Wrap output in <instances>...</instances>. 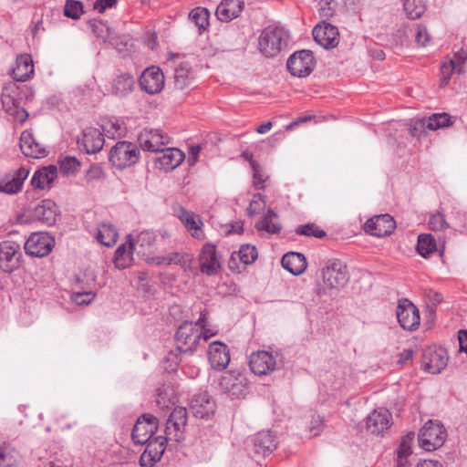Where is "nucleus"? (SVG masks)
<instances>
[{
	"mask_svg": "<svg viewBox=\"0 0 467 467\" xmlns=\"http://www.w3.org/2000/svg\"><path fill=\"white\" fill-rule=\"evenodd\" d=\"M188 420L187 410L175 407L166 422L165 436H158L149 441L146 449L140 457L141 467H153L161 459L168 441L180 442L185 439V429Z\"/></svg>",
	"mask_w": 467,
	"mask_h": 467,
	"instance_id": "nucleus-1",
	"label": "nucleus"
},
{
	"mask_svg": "<svg viewBox=\"0 0 467 467\" xmlns=\"http://www.w3.org/2000/svg\"><path fill=\"white\" fill-rule=\"evenodd\" d=\"M348 279V267L341 260H327L323 267V295L337 296Z\"/></svg>",
	"mask_w": 467,
	"mask_h": 467,
	"instance_id": "nucleus-2",
	"label": "nucleus"
},
{
	"mask_svg": "<svg viewBox=\"0 0 467 467\" xmlns=\"http://www.w3.org/2000/svg\"><path fill=\"white\" fill-rule=\"evenodd\" d=\"M288 33L279 26H268L260 34L258 46L260 52L268 57L277 56L287 46Z\"/></svg>",
	"mask_w": 467,
	"mask_h": 467,
	"instance_id": "nucleus-3",
	"label": "nucleus"
},
{
	"mask_svg": "<svg viewBox=\"0 0 467 467\" xmlns=\"http://www.w3.org/2000/svg\"><path fill=\"white\" fill-rule=\"evenodd\" d=\"M140 155V150L134 143L121 140L111 148L109 158L114 167L123 170L135 165Z\"/></svg>",
	"mask_w": 467,
	"mask_h": 467,
	"instance_id": "nucleus-4",
	"label": "nucleus"
},
{
	"mask_svg": "<svg viewBox=\"0 0 467 467\" xmlns=\"http://www.w3.org/2000/svg\"><path fill=\"white\" fill-rule=\"evenodd\" d=\"M447 433L442 424L430 420L420 429L418 441L424 451H431L442 446Z\"/></svg>",
	"mask_w": 467,
	"mask_h": 467,
	"instance_id": "nucleus-5",
	"label": "nucleus"
},
{
	"mask_svg": "<svg viewBox=\"0 0 467 467\" xmlns=\"http://www.w3.org/2000/svg\"><path fill=\"white\" fill-rule=\"evenodd\" d=\"M1 100L4 110L15 119L24 122L27 119L28 114L21 106L19 88L15 82L3 88Z\"/></svg>",
	"mask_w": 467,
	"mask_h": 467,
	"instance_id": "nucleus-6",
	"label": "nucleus"
},
{
	"mask_svg": "<svg viewBox=\"0 0 467 467\" xmlns=\"http://www.w3.org/2000/svg\"><path fill=\"white\" fill-rule=\"evenodd\" d=\"M202 337L200 327L192 321H184L175 333V342L180 352H192Z\"/></svg>",
	"mask_w": 467,
	"mask_h": 467,
	"instance_id": "nucleus-7",
	"label": "nucleus"
},
{
	"mask_svg": "<svg viewBox=\"0 0 467 467\" xmlns=\"http://www.w3.org/2000/svg\"><path fill=\"white\" fill-rule=\"evenodd\" d=\"M55 238L47 232L33 233L25 243V251L33 257H44L55 246Z\"/></svg>",
	"mask_w": 467,
	"mask_h": 467,
	"instance_id": "nucleus-8",
	"label": "nucleus"
},
{
	"mask_svg": "<svg viewBox=\"0 0 467 467\" xmlns=\"http://www.w3.org/2000/svg\"><path fill=\"white\" fill-rule=\"evenodd\" d=\"M27 216L33 222H38L45 226H53L59 215L57 205L51 200L41 201L34 207L27 209Z\"/></svg>",
	"mask_w": 467,
	"mask_h": 467,
	"instance_id": "nucleus-9",
	"label": "nucleus"
},
{
	"mask_svg": "<svg viewBox=\"0 0 467 467\" xmlns=\"http://www.w3.org/2000/svg\"><path fill=\"white\" fill-rule=\"evenodd\" d=\"M396 316L398 322L404 330L414 331L418 329L420 317L419 309L407 298H401L398 302Z\"/></svg>",
	"mask_w": 467,
	"mask_h": 467,
	"instance_id": "nucleus-10",
	"label": "nucleus"
},
{
	"mask_svg": "<svg viewBox=\"0 0 467 467\" xmlns=\"http://www.w3.org/2000/svg\"><path fill=\"white\" fill-rule=\"evenodd\" d=\"M158 430V419L149 413L141 415L136 421L131 437L136 444L147 443Z\"/></svg>",
	"mask_w": 467,
	"mask_h": 467,
	"instance_id": "nucleus-11",
	"label": "nucleus"
},
{
	"mask_svg": "<svg viewBox=\"0 0 467 467\" xmlns=\"http://www.w3.org/2000/svg\"><path fill=\"white\" fill-rule=\"evenodd\" d=\"M448 360L443 348L430 347L423 350L421 367L426 372L438 374L446 368Z\"/></svg>",
	"mask_w": 467,
	"mask_h": 467,
	"instance_id": "nucleus-12",
	"label": "nucleus"
},
{
	"mask_svg": "<svg viewBox=\"0 0 467 467\" xmlns=\"http://www.w3.org/2000/svg\"><path fill=\"white\" fill-rule=\"evenodd\" d=\"M289 72L298 78L308 76L314 68V57L309 50H300L291 55L286 63Z\"/></svg>",
	"mask_w": 467,
	"mask_h": 467,
	"instance_id": "nucleus-13",
	"label": "nucleus"
},
{
	"mask_svg": "<svg viewBox=\"0 0 467 467\" xmlns=\"http://www.w3.org/2000/svg\"><path fill=\"white\" fill-rule=\"evenodd\" d=\"M140 88L149 95L160 93L165 83L162 70L156 66L147 67L141 73L139 79Z\"/></svg>",
	"mask_w": 467,
	"mask_h": 467,
	"instance_id": "nucleus-14",
	"label": "nucleus"
},
{
	"mask_svg": "<svg viewBox=\"0 0 467 467\" xmlns=\"http://www.w3.org/2000/svg\"><path fill=\"white\" fill-rule=\"evenodd\" d=\"M396 228V223L389 214H379L368 219L364 224L367 234L377 237L390 235Z\"/></svg>",
	"mask_w": 467,
	"mask_h": 467,
	"instance_id": "nucleus-15",
	"label": "nucleus"
},
{
	"mask_svg": "<svg viewBox=\"0 0 467 467\" xmlns=\"http://www.w3.org/2000/svg\"><path fill=\"white\" fill-rule=\"evenodd\" d=\"M138 140L142 150L159 152L162 146L170 143V137L160 130H143Z\"/></svg>",
	"mask_w": 467,
	"mask_h": 467,
	"instance_id": "nucleus-16",
	"label": "nucleus"
},
{
	"mask_svg": "<svg viewBox=\"0 0 467 467\" xmlns=\"http://www.w3.org/2000/svg\"><path fill=\"white\" fill-rule=\"evenodd\" d=\"M19 245L11 241L0 243V268L5 273H11L19 267Z\"/></svg>",
	"mask_w": 467,
	"mask_h": 467,
	"instance_id": "nucleus-17",
	"label": "nucleus"
},
{
	"mask_svg": "<svg viewBox=\"0 0 467 467\" xmlns=\"http://www.w3.org/2000/svg\"><path fill=\"white\" fill-rule=\"evenodd\" d=\"M29 171L24 167L8 172L0 178V192L13 195L22 191L24 182L27 178Z\"/></svg>",
	"mask_w": 467,
	"mask_h": 467,
	"instance_id": "nucleus-18",
	"label": "nucleus"
},
{
	"mask_svg": "<svg viewBox=\"0 0 467 467\" xmlns=\"http://www.w3.org/2000/svg\"><path fill=\"white\" fill-rule=\"evenodd\" d=\"M250 451L254 456H267L276 449V441L271 431H260L250 441Z\"/></svg>",
	"mask_w": 467,
	"mask_h": 467,
	"instance_id": "nucleus-19",
	"label": "nucleus"
},
{
	"mask_svg": "<svg viewBox=\"0 0 467 467\" xmlns=\"http://www.w3.org/2000/svg\"><path fill=\"white\" fill-rule=\"evenodd\" d=\"M249 366L254 374L264 376L275 370L276 361L271 353L257 351L250 356Z\"/></svg>",
	"mask_w": 467,
	"mask_h": 467,
	"instance_id": "nucleus-20",
	"label": "nucleus"
},
{
	"mask_svg": "<svg viewBox=\"0 0 467 467\" xmlns=\"http://www.w3.org/2000/svg\"><path fill=\"white\" fill-rule=\"evenodd\" d=\"M199 263L202 273L207 275H213L218 273L221 265L213 244H206L203 245L199 254Z\"/></svg>",
	"mask_w": 467,
	"mask_h": 467,
	"instance_id": "nucleus-21",
	"label": "nucleus"
},
{
	"mask_svg": "<svg viewBox=\"0 0 467 467\" xmlns=\"http://www.w3.org/2000/svg\"><path fill=\"white\" fill-rule=\"evenodd\" d=\"M78 143L88 154L99 152L104 145L103 134L96 128H87Z\"/></svg>",
	"mask_w": 467,
	"mask_h": 467,
	"instance_id": "nucleus-22",
	"label": "nucleus"
},
{
	"mask_svg": "<svg viewBox=\"0 0 467 467\" xmlns=\"http://www.w3.org/2000/svg\"><path fill=\"white\" fill-rule=\"evenodd\" d=\"M391 414L387 410H375L366 419V428L372 434H379L390 426Z\"/></svg>",
	"mask_w": 467,
	"mask_h": 467,
	"instance_id": "nucleus-23",
	"label": "nucleus"
},
{
	"mask_svg": "<svg viewBox=\"0 0 467 467\" xmlns=\"http://www.w3.org/2000/svg\"><path fill=\"white\" fill-rule=\"evenodd\" d=\"M209 362L215 370H223L230 362V354L225 344L215 341L209 347Z\"/></svg>",
	"mask_w": 467,
	"mask_h": 467,
	"instance_id": "nucleus-24",
	"label": "nucleus"
},
{
	"mask_svg": "<svg viewBox=\"0 0 467 467\" xmlns=\"http://www.w3.org/2000/svg\"><path fill=\"white\" fill-rule=\"evenodd\" d=\"M161 155L156 159L157 166L166 171L177 168L184 160V153L177 148L161 149Z\"/></svg>",
	"mask_w": 467,
	"mask_h": 467,
	"instance_id": "nucleus-25",
	"label": "nucleus"
},
{
	"mask_svg": "<svg viewBox=\"0 0 467 467\" xmlns=\"http://www.w3.org/2000/svg\"><path fill=\"white\" fill-rule=\"evenodd\" d=\"M191 409L196 418H206L214 412L215 403L205 392L195 395L191 402Z\"/></svg>",
	"mask_w": 467,
	"mask_h": 467,
	"instance_id": "nucleus-26",
	"label": "nucleus"
},
{
	"mask_svg": "<svg viewBox=\"0 0 467 467\" xmlns=\"http://www.w3.org/2000/svg\"><path fill=\"white\" fill-rule=\"evenodd\" d=\"M135 243L131 234L127 236V244H122L119 245L116 252L114 257V264L119 269H125L131 265L132 262V254L135 251Z\"/></svg>",
	"mask_w": 467,
	"mask_h": 467,
	"instance_id": "nucleus-27",
	"label": "nucleus"
},
{
	"mask_svg": "<svg viewBox=\"0 0 467 467\" xmlns=\"http://www.w3.org/2000/svg\"><path fill=\"white\" fill-rule=\"evenodd\" d=\"M34 73V63L30 55L24 54L17 57L16 66L12 70L14 80L25 82Z\"/></svg>",
	"mask_w": 467,
	"mask_h": 467,
	"instance_id": "nucleus-28",
	"label": "nucleus"
},
{
	"mask_svg": "<svg viewBox=\"0 0 467 467\" xmlns=\"http://www.w3.org/2000/svg\"><path fill=\"white\" fill-rule=\"evenodd\" d=\"M282 266L294 275H301L306 268V259L305 255L297 252H288L285 254L281 260Z\"/></svg>",
	"mask_w": 467,
	"mask_h": 467,
	"instance_id": "nucleus-29",
	"label": "nucleus"
},
{
	"mask_svg": "<svg viewBox=\"0 0 467 467\" xmlns=\"http://www.w3.org/2000/svg\"><path fill=\"white\" fill-rule=\"evenodd\" d=\"M20 149L22 152L31 158L38 159L46 156V150L37 143L33 134L27 130L21 133Z\"/></svg>",
	"mask_w": 467,
	"mask_h": 467,
	"instance_id": "nucleus-30",
	"label": "nucleus"
},
{
	"mask_svg": "<svg viewBox=\"0 0 467 467\" xmlns=\"http://www.w3.org/2000/svg\"><path fill=\"white\" fill-rule=\"evenodd\" d=\"M244 379L241 376H235L234 374H226L222 376L219 386L221 389L233 397L239 398L243 396L245 391V385L244 384Z\"/></svg>",
	"mask_w": 467,
	"mask_h": 467,
	"instance_id": "nucleus-31",
	"label": "nucleus"
},
{
	"mask_svg": "<svg viewBox=\"0 0 467 467\" xmlns=\"http://www.w3.org/2000/svg\"><path fill=\"white\" fill-rule=\"evenodd\" d=\"M243 5V0H223L216 8V16L220 21H231L239 16Z\"/></svg>",
	"mask_w": 467,
	"mask_h": 467,
	"instance_id": "nucleus-32",
	"label": "nucleus"
},
{
	"mask_svg": "<svg viewBox=\"0 0 467 467\" xmlns=\"http://www.w3.org/2000/svg\"><path fill=\"white\" fill-rule=\"evenodd\" d=\"M57 168L55 165H49L37 170L32 179L31 185L35 189H44L49 186L57 178Z\"/></svg>",
	"mask_w": 467,
	"mask_h": 467,
	"instance_id": "nucleus-33",
	"label": "nucleus"
},
{
	"mask_svg": "<svg viewBox=\"0 0 467 467\" xmlns=\"http://www.w3.org/2000/svg\"><path fill=\"white\" fill-rule=\"evenodd\" d=\"M135 83V79L131 75L121 74L113 79L111 93L116 97L125 98L133 91Z\"/></svg>",
	"mask_w": 467,
	"mask_h": 467,
	"instance_id": "nucleus-34",
	"label": "nucleus"
},
{
	"mask_svg": "<svg viewBox=\"0 0 467 467\" xmlns=\"http://www.w3.org/2000/svg\"><path fill=\"white\" fill-rule=\"evenodd\" d=\"M118 235V232L112 223H101L98 226L96 239L101 244L107 247H110L116 244Z\"/></svg>",
	"mask_w": 467,
	"mask_h": 467,
	"instance_id": "nucleus-35",
	"label": "nucleus"
},
{
	"mask_svg": "<svg viewBox=\"0 0 467 467\" xmlns=\"http://www.w3.org/2000/svg\"><path fill=\"white\" fill-rule=\"evenodd\" d=\"M255 228L269 234H278L281 229L277 214L273 210H268L266 214L255 223Z\"/></svg>",
	"mask_w": 467,
	"mask_h": 467,
	"instance_id": "nucleus-36",
	"label": "nucleus"
},
{
	"mask_svg": "<svg viewBox=\"0 0 467 467\" xmlns=\"http://www.w3.org/2000/svg\"><path fill=\"white\" fill-rule=\"evenodd\" d=\"M416 250L422 257L427 258L437 250L435 238L430 234H421L418 236Z\"/></svg>",
	"mask_w": 467,
	"mask_h": 467,
	"instance_id": "nucleus-37",
	"label": "nucleus"
},
{
	"mask_svg": "<svg viewBox=\"0 0 467 467\" xmlns=\"http://www.w3.org/2000/svg\"><path fill=\"white\" fill-rule=\"evenodd\" d=\"M403 11L409 19H418L426 11L425 0H402Z\"/></svg>",
	"mask_w": 467,
	"mask_h": 467,
	"instance_id": "nucleus-38",
	"label": "nucleus"
},
{
	"mask_svg": "<svg viewBox=\"0 0 467 467\" xmlns=\"http://www.w3.org/2000/svg\"><path fill=\"white\" fill-rule=\"evenodd\" d=\"M339 43L338 28L323 21V48L331 49Z\"/></svg>",
	"mask_w": 467,
	"mask_h": 467,
	"instance_id": "nucleus-39",
	"label": "nucleus"
},
{
	"mask_svg": "<svg viewBox=\"0 0 467 467\" xmlns=\"http://www.w3.org/2000/svg\"><path fill=\"white\" fill-rule=\"evenodd\" d=\"M462 63L463 62L461 60V58H458L455 57L453 59L445 61L441 65V87L445 86L449 82V80L454 71L460 72L462 70Z\"/></svg>",
	"mask_w": 467,
	"mask_h": 467,
	"instance_id": "nucleus-40",
	"label": "nucleus"
},
{
	"mask_svg": "<svg viewBox=\"0 0 467 467\" xmlns=\"http://www.w3.org/2000/svg\"><path fill=\"white\" fill-rule=\"evenodd\" d=\"M415 434L413 432L408 433L400 441L398 449V466L405 467L407 457L411 454V444L413 442Z\"/></svg>",
	"mask_w": 467,
	"mask_h": 467,
	"instance_id": "nucleus-41",
	"label": "nucleus"
},
{
	"mask_svg": "<svg viewBox=\"0 0 467 467\" xmlns=\"http://www.w3.org/2000/svg\"><path fill=\"white\" fill-rule=\"evenodd\" d=\"M191 67L189 63L182 62L176 68L174 72V84L179 89H182L187 86Z\"/></svg>",
	"mask_w": 467,
	"mask_h": 467,
	"instance_id": "nucleus-42",
	"label": "nucleus"
},
{
	"mask_svg": "<svg viewBox=\"0 0 467 467\" xmlns=\"http://www.w3.org/2000/svg\"><path fill=\"white\" fill-rule=\"evenodd\" d=\"M179 218L188 230L197 231L201 229V226L202 225V222L199 216L184 209L181 210Z\"/></svg>",
	"mask_w": 467,
	"mask_h": 467,
	"instance_id": "nucleus-43",
	"label": "nucleus"
},
{
	"mask_svg": "<svg viewBox=\"0 0 467 467\" xmlns=\"http://www.w3.org/2000/svg\"><path fill=\"white\" fill-rule=\"evenodd\" d=\"M447 113H436L428 118V129L436 130L450 126L452 122Z\"/></svg>",
	"mask_w": 467,
	"mask_h": 467,
	"instance_id": "nucleus-44",
	"label": "nucleus"
},
{
	"mask_svg": "<svg viewBox=\"0 0 467 467\" xmlns=\"http://www.w3.org/2000/svg\"><path fill=\"white\" fill-rule=\"evenodd\" d=\"M257 250L255 246L250 244H243L237 252L239 261L244 265H250L257 258Z\"/></svg>",
	"mask_w": 467,
	"mask_h": 467,
	"instance_id": "nucleus-45",
	"label": "nucleus"
},
{
	"mask_svg": "<svg viewBox=\"0 0 467 467\" xmlns=\"http://www.w3.org/2000/svg\"><path fill=\"white\" fill-rule=\"evenodd\" d=\"M189 16L200 29H204L209 24V12L204 7H196L192 9Z\"/></svg>",
	"mask_w": 467,
	"mask_h": 467,
	"instance_id": "nucleus-46",
	"label": "nucleus"
},
{
	"mask_svg": "<svg viewBox=\"0 0 467 467\" xmlns=\"http://www.w3.org/2000/svg\"><path fill=\"white\" fill-rule=\"evenodd\" d=\"M18 458V452L9 445L0 446V465L12 466Z\"/></svg>",
	"mask_w": 467,
	"mask_h": 467,
	"instance_id": "nucleus-47",
	"label": "nucleus"
},
{
	"mask_svg": "<svg viewBox=\"0 0 467 467\" xmlns=\"http://www.w3.org/2000/svg\"><path fill=\"white\" fill-rule=\"evenodd\" d=\"M103 130L110 138L122 137L126 133V128L119 120H109L102 126Z\"/></svg>",
	"mask_w": 467,
	"mask_h": 467,
	"instance_id": "nucleus-48",
	"label": "nucleus"
},
{
	"mask_svg": "<svg viewBox=\"0 0 467 467\" xmlns=\"http://www.w3.org/2000/svg\"><path fill=\"white\" fill-rule=\"evenodd\" d=\"M156 241V234H154V232L152 231H142L139 234V235L137 236V239L136 241H134L135 243V246L136 245H139L140 247L142 248V251L144 253V251L146 249H149L150 247H151L154 243Z\"/></svg>",
	"mask_w": 467,
	"mask_h": 467,
	"instance_id": "nucleus-49",
	"label": "nucleus"
},
{
	"mask_svg": "<svg viewBox=\"0 0 467 467\" xmlns=\"http://www.w3.org/2000/svg\"><path fill=\"white\" fill-rule=\"evenodd\" d=\"M83 14V5L77 0H67L64 7V15L72 19H78Z\"/></svg>",
	"mask_w": 467,
	"mask_h": 467,
	"instance_id": "nucleus-50",
	"label": "nucleus"
},
{
	"mask_svg": "<svg viewBox=\"0 0 467 467\" xmlns=\"http://www.w3.org/2000/svg\"><path fill=\"white\" fill-rule=\"evenodd\" d=\"M265 206V201L261 193L254 195L250 202L249 207L247 208V213L249 216H254L260 213Z\"/></svg>",
	"mask_w": 467,
	"mask_h": 467,
	"instance_id": "nucleus-51",
	"label": "nucleus"
},
{
	"mask_svg": "<svg viewBox=\"0 0 467 467\" xmlns=\"http://www.w3.org/2000/svg\"><path fill=\"white\" fill-rule=\"evenodd\" d=\"M253 184L255 189H264V183L267 181L265 175L258 163H253Z\"/></svg>",
	"mask_w": 467,
	"mask_h": 467,
	"instance_id": "nucleus-52",
	"label": "nucleus"
},
{
	"mask_svg": "<svg viewBox=\"0 0 467 467\" xmlns=\"http://www.w3.org/2000/svg\"><path fill=\"white\" fill-rule=\"evenodd\" d=\"M415 41L420 47H426L431 42V35L425 26H416Z\"/></svg>",
	"mask_w": 467,
	"mask_h": 467,
	"instance_id": "nucleus-53",
	"label": "nucleus"
},
{
	"mask_svg": "<svg viewBox=\"0 0 467 467\" xmlns=\"http://www.w3.org/2000/svg\"><path fill=\"white\" fill-rule=\"evenodd\" d=\"M60 171L65 174H69L74 172L80 165L79 161L75 157H65L60 161Z\"/></svg>",
	"mask_w": 467,
	"mask_h": 467,
	"instance_id": "nucleus-54",
	"label": "nucleus"
},
{
	"mask_svg": "<svg viewBox=\"0 0 467 467\" xmlns=\"http://www.w3.org/2000/svg\"><path fill=\"white\" fill-rule=\"evenodd\" d=\"M428 129V119L412 120L410 126V133L413 137H420Z\"/></svg>",
	"mask_w": 467,
	"mask_h": 467,
	"instance_id": "nucleus-55",
	"label": "nucleus"
},
{
	"mask_svg": "<svg viewBox=\"0 0 467 467\" xmlns=\"http://www.w3.org/2000/svg\"><path fill=\"white\" fill-rule=\"evenodd\" d=\"M296 234L299 235L315 236L317 238H321V230H319L318 228H314V224L312 223H306L297 226V228L296 229Z\"/></svg>",
	"mask_w": 467,
	"mask_h": 467,
	"instance_id": "nucleus-56",
	"label": "nucleus"
},
{
	"mask_svg": "<svg viewBox=\"0 0 467 467\" xmlns=\"http://www.w3.org/2000/svg\"><path fill=\"white\" fill-rule=\"evenodd\" d=\"M309 121H314L316 124L318 123V120L317 119V116L314 115V114H310V113H306L303 116H300L298 118H296L295 120H293L291 123H289L288 125L285 126V130L287 131H291L293 130L296 127L301 125V124H304V123H306V122H309Z\"/></svg>",
	"mask_w": 467,
	"mask_h": 467,
	"instance_id": "nucleus-57",
	"label": "nucleus"
},
{
	"mask_svg": "<svg viewBox=\"0 0 467 467\" xmlns=\"http://www.w3.org/2000/svg\"><path fill=\"white\" fill-rule=\"evenodd\" d=\"M429 225L433 231H441L448 226L444 215L440 213L431 216Z\"/></svg>",
	"mask_w": 467,
	"mask_h": 467,
	"instance_id": "nucleus-58",
	"label": "nucleus"
},
{
	"mask_svg": "<svg viewBox=\"0 0 467 467\" xmlns=\"http://www.w3.org/2000/svg\"><path fill=\"white\" fill-rule=\"evenodd\" d=\"M88 182L99 181L105 178V172L99 165H91L86 174Z\"/></svg>",
	"mask_w": 467,
	"mask_h": 467,
	"instance_id": "nucleus-59",
	"label": "nucleus"
},
{
	"mask_svg": "<svg viewBox=\"0 0 467 467\" xmlns=\"http://www.w3.org/2000/svg\"><path fill=\"white\" fill-rule=\"evenodd\" d=\"M95 295L92 292H76L71 296L72 301L77 305H87L89 304Z\"/></svg>",
	"mask_w": 467,
	"mask_h": 467,
	"instance_id": "nucleus-60",
	"label": "nucleus"
},
{
	"mask_svg": "<svg viewBox=\"0 0 467 467\" xmlns=\"http://www.w3.org/2000/svg\"><path fill=\"white\" fill-rule=\"evenodd\" d=\"M118 0H96L93 4V9L99 13H104L107 9L117 5Z\"/></svg>",
	"mask_w": 467,
	"mask_h": 467,
	"instance_id": "nucleus-61",
	"label": "nucleus"
},
{
	"mask_svg": "<svg viewBox=\"0 0 467 467\" xmlns=\"http://www.w3.org/2000/svg\"><path fill=\"white\" fill-rule=\"evenodd\" d=\"M323 5H326L322 8L323 16L331 17L335 13L337 3L334 0H323Z\"/></svg>",
	"mask_w": 467,
	"mask_h": 467,
	"instance_id": "nucleus-62",
	"label": "nucleus"
},
{
	"mask_svg": "<svg viewBox=\"0 0 467 467\" xmlns=\"http://www.w3.org/2000/svg\"><path fill=\"white\" fill-rule=\"evenodd\" d=\"M201 146L200 145H192L189 148V153L190 157L188 159V162L190 165H194L198 160L199 154L201 152Z\"/></svg>",
	"mask_w": 467,
	"mask_h": 467,
	"instance_id": "nucleus-63",
	"label": "nucleus"
},
{
	"mask_svg": "<svg viewBox=\"0 0 467 467\" xmlns=\"http://www.w3.org/2000/svg\"><path fill=\"white\" fill-rule=\"evenodd\" d=\"M459 351L467 353V330L461 329L458 332Z\"/></svg>",
	"mask_w": 467,
	"mask_h": 467,
	"instance_id": "nucleus-64",
	"label": "nucleus"
}]
</instances>
